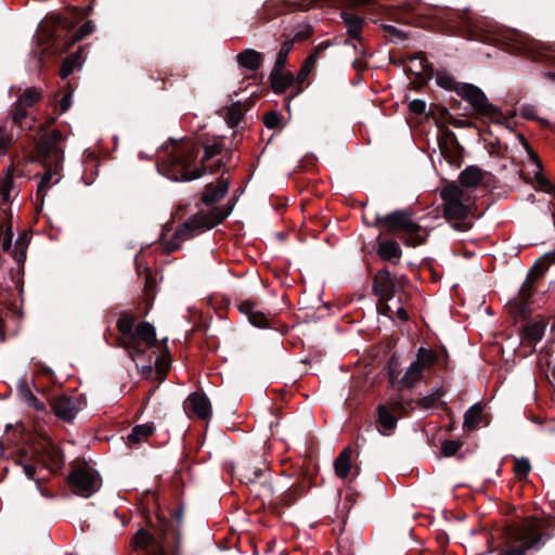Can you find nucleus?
<instances>
[{
    "instance_id": "31",
    "label": "nucleus",
    "mask_w": 555,
    "mask_h": 555,
    "mask_svg": "<svg viewBox=\"0 0 555 555\" xmlns=\"http://www.w3.org/2000/svg\"><path fill=\"white\" fill-rule=\"evenodd\" d=\"M294 81L291 74H284L282 70L273 68L271 73V85L275 93H283Z\"/></svg>"
},
{
    "instance_id": "64",
    "label": "nucleus",
    "mask_w": 555,
    "mask_h": 555,
    "mask_svg": "<svg viewBox=\"0 0 555 555\" xmlns=\"http://www.w3.org/2000/svg\"><path fill=\"white\" fill-rule=\"evenodd\" d=\"M545 258H551V262H555V249L550 253H546Z\"/></svg>"
},
{
    "instance_id": "36",
    "label": "nucleus",
    "mask_w": 555,
    "mask_h": 555,
    "mask_svg": "<svg viewBox=\"0 0 555 555\" xmlns=\"http://www.w3.org/2000/svg\"><path fill=\"white\" fill-rule=\"evenodd\" d=\"M154 431L153 424H141L137 425L132 428L131 433L128 436V441L130 443H139L150 437Z\"/></svg>"
},
{
    "instance_id": "53",
    "label": "nucleus",
    "mask_w": 555,
    "mask_h": 555,
    "mask_svg": "<svg viewBox=\"0 0 555 555\" xmlns=\"http://www.w3.org/2000/svg\"><path fill=\"white\" fill-rule=\"evenodd\" d=\"M521 116L525 119L533 120L537 118L535 108L532 105H525L521 108Z\"/></svg>"
},
{
    "instance_id": "11",
    "label": "nucleus",
    "mask_w": 555,
    "mask_h": 555,
    "mask_svg": "<svg viewBox=\"0 0 555 555\" xmlns=\"http://www.w3.org/2000/svg\"><path fill=\"white\" fill-rule=\"evenodd\" d=\"M437 361L436 353L426 348L417 350L416 359L409 365L404 375L400 379V384L405 388H413L422 380L424 374L431 370Z\"/></svg>"
},
{
    "instance_id": "9",
    "label": "nucleus",
    "mask_w": 555,
    "mask_h": 555,
    "mask_svg": "<svg viewBox=\"0 0 555 555\" xmlns=\"http://www.w3.org/2000/svg\"><path fill=\"white\" fill-rule=\"evenodd\" d=\"M230 214V210H217L211 212H198L179 225L173 238L165 243L167 251L171 253L180 247V242L192 237L195 233L209 230L221 223Z\"/></svg>"
},
{
    "instance_id": "35",
    "label": "nucleus",
    "mask_w": 555,
    "mask_h": 555,
    "mask_svg": "<svg viewBox=\"0 0 555 555\" xmlns=\"http://www.w3.org/2000/svg\"><path fill=\"white\" fill-rule=\"evenodd\" d=\"M94 30V24L92 22H87L82 26H80L75 33L67 35L65 39L64 51H67L73 44L82 40L88 35H90Z\"/></svg>"
},
{
    "instance_id": "45",
    "label": "nucleus",
    "mask_w": 555,
    "mask_h": 555,
    "mask_svg": "<svg viewBox=\"0 0 555 555\" xmlns=\"http://www.w3.org/2000/svg\"><path fill=\"white\" fill-rule=\"evenodd\" d=\"M274 3L266 2L260 11L257 13L258 25L269 22L273 17Z\"/></svg>"
},
{
    "instance_id": "56",
    "label": "nucleus",
    "mask_w": 555,
    "mask_h": 555,
    "mask_svg": "<svg viewBox=\"0 0 555 555\" xmlns=\"http://www.w3.org/2000/svg\"><path fill=\"white\" fill-rule=\"evenodd\" d=\"M395 318L399 319L400 321H408L409 314L408 311L402 307V305H398L396 307Z\"/></svg>"
},
{
    "instance_id": "60",
    "label": "nucleus",
    "mask_w": 555,
    "mask_h": 555,
    "mask_svg": "<svg viewBox=\"0 0 555 555\" xmlns=\"http://www.w3.org/2000/svg\"><path fill=\"white\" fill-rule=\"evenodd\" d=\"M69 106H70V94L67 93L60 101L61 112L62 113L66 112L69 108Z\"/></svg>"
},
{
    "instance_id": "13",
    "label": "nucleus",
    "mask_w": 555,
    "mask_h": 555,
    "mask_svg": "<svg viewBox=\"0 0 555 555\" xmlns=\"http://www.w3.org/2000/svg\"><path fill=\"white\" fill-rule=\"evenodd\" d=\"M62 142L63 135L61 131L52 130L42 138L39 144V151L42 156L49 159L50 167L52 164H54L55 167H60L63 160Z\"/></svg>"
},
{
    "instance_id": "21",
    "label": "nucleus",
    "mask_w": 555,
    "mask_h": 555,
    "mask_svg": "<svg viewBox=\"0 0 555 555\" xmlns=\"http://www.w3.org/2000/svg\"><path fill=\"white\" fill-rule=\"evenodd\" d=\"M229 190V182L224 179H219L216 184H208L203 192V203L206 206H211L224 197Z\"/></svg>"
},
{
    "instance_id": "10",
    "label": "nucleus",
    "mask_w": 555,
    "mask_h": 555,
    "mask_svg": "<svg viewBox=\"0 0 555 555\" xmlns=\"http://www.w3.org/2000/svg\"><path fill=\"white\" fill-rule=\"evenodd\" d=\"M132 338L133 340L130 339L125 346L132 360L139 359L147 349L156 347L158 344L167 348V337L158 340L155 327L149 322H140L134 327Z\"/></svg>"
},
{
    "instance_id": "54",
    "label": "nucleus",
    "mask_w": 555,
    "mask_h": 555,
    "mask_svg": "<svg viewBox=\"0 0 555 555\" xmlns=\"http://www.w3.org/2000/svg\"><path fill=\"white\" fill-rule=\"evenodd\" d=\"M28 403L29 405H31L34 409L38 410V411H43L44 410V403L39 401L33 393H28Z\"/></svg>"
},
{
    "instance_id": "59",
    "label": "nucleus",
    "mask_w": 555,
    "mask_h": 555,
    "mask_svg": "<svg viewBox=\"0 0 555 555\" xmlns=\"http://www.w3.org/2000/svg\"><path fill=\"white\" fill-rule=\"evenodd\" d=\"M13 234L11 230H8L4 234L3 241H2V248L4 250H8L11 247L12 244Z\"/></svg>"
},
{
    "instance_id": "58",
    "label": "nucleus",
    "mask_w": 555,
    "mask_h": 555,
    "mask_svg": "<svg viewBox=\"0 0 555 555\" xmlns=\"http://www.w3.org/2000/svg\"><path fill=\"white\" fill-rule=\"evenodd\" d=\"M48 447H49L48 456L50 457V460H51L53 463H55V464H56V463L59 462V460H60L59 451H57V449H56L53 444H51V443H49V446H48Z\"/></svg>"
},
{
    "instance_id": "25",
    "label": "nucleus",
    "mask_w": 555,
    "mask_h": 555,
    "mask_svg": "<svg viewBox=\"0 0 555 555\" xmlns=\"http://www.w3.org/2000/svg\"><path fill=\"white\" fill-rule=\"evenodd\" d=\"M240 311L244 313L249 322L258 327H266L269 325L268 317L257 309L256 305L250 301H244L240 305Z\"/></svg>"
},
{
    "instance_id": "19",
    "label": "nucleus",
    "mask_w": 555,
    "mask_h": 555,
    "mask_svg": "<svg viewBox=\"0 0 555 555\" xmlns=\"http://www.w3.org/2000/svg\"><path fill=\"white\" fill-rule=\"evenodd\" d=\"M184 410L201 420H208L211 416L209 399L201 392H193L188 397L184 402Z\"/></svg>"
},
{
    "instance_id": "16",
    "label": "nucleus",
    "mask_w": 555,
    "mask_h": 555,
    "mask_svg": "<svg viewBox=\"0 0 555 555\" xmlns=\"http://www.w3.org/2000/svg\"><path fill=\"white\" fill-rule=\"evenodd\" d=\"M399 287L398 281L387 269L379 270L376 273L373 283V291L379 298L378 301L392 300Z\"/></svg>"
},
{
    "instance_id": "62",
    "label": "nucleus",
    "mask_w": 555,
    "mask_h": 555,
    "mask_svg": "<svg viewBox=\"0 0 555 555\" xmlns=\"http://www.w3.org/2000/svg\"><path fill=\"white\" fill-rule=\"evenodd\" d=\"M317 61H318V59L315 57V55L310 54V55L307 57V60H306V62H305V64H304V65H305L306 67H309L310 69H313V67H314V65H315Z\"/></svg>"
},
{
    "instance_id": "17",
    "label": "nucleus",
    "mask_w": 555,
    "mask_h": 555,
    "mask_svg": "<svg viewBox=\"0 0 555 555\" xmlns=\"http://www.w3.org/2000/svg\"><path fill=\"white\" fill-rule=\"evenodd\" d=\"M444 395V390L442 388L433 389L428 395L420 398L415 401H410L408 403H403L401 401H393L390 403V409L396 413H406L409 410L414 409L415 405L421 409H430L433 408L440 398Z\"/></svg>"
},
{
    "instance_id": "63",
    "label": "nucleus",
    "mask_w": 555,
    "mask_h": 555,
    "mask_svg": "<svg viewBox=\"0 0 555 555\" xmlns=\"http://www.w3.org/2000/svg\"><path fill=\"white\" fill-rule=\"evenodd\" d=\"M311 72H312V69H310L309 67H306L305 65H302V67H301V69H300V73H299V76H301V77H306V76H308Z\"/></svg>"
},
{
    "instance_id": "42",
    "label": "nucleus",
    "mask_w": 555,
    "mask_h": 555,
    "mask_svg": "<svg viewBox=\"0 0 555 555\" xmlns=\"http://www.w3.org/2000/svg\"><path fill=\"white\" fill-rule=\"evenodd\" d=\"M398 305H401L400 298L398 300H393V299L392 300H380V301H378L377 310L379 311V313L393 320L396 307Z\"/></svg>"
},
{
    "instance_id": "32",
    "label": "nucleus",
    "mask_w": 555,
    "mask_h": 555,
    "mask_svg": "<svg viewBox=\"0 0 555 555\" xmlns=\"http://www.w3.org/2000/svg\"><path fill=\"white\" fill-rule=\"evenodd\" d=\"M377 415L378 423L382 427L380 433L388 435L396 427L397 418L385 405L377 408Z\"/></svg>"
},
{
    "instance_id": "20",
    "label": "nucleus",
    "mask_w": 555,
    "mask_h": 555,
    "mask_svg": "<svg viewBox=\"0 0 555 555\" xmlns=\"http://www.w3.org/2000/svg\"><path fill=\"white\" fill-rule=\"evenodd\" d=\"M545 323L543 321L528 323L520 330L521 345L530 348V352L534 350L537 343H539L545 331Z\"/></svg>"
},
{
    "instance_id": "3",
    "label": "nucleus",
    "mask_w": 555,
    "mask_h": 555,
    "mask_svg": "<svg viewBox=\"0 0 555 555\" xmlns=\"http://www.w3.org/2000/svg\"><path fill=\"white\" fill-rule=\"evenodd\" d=\"M514 511L513 506L498 501L488 505V515L503 517L488 524V554L504 546L498 555H525L527 550L540 544L542 534L537 528L520 525L513 517L507 518Z\"/></svg>"
},
{
    "instance_id": "38",
    "label": "nucleus",
    "mask_w": 555,
    "mask_h": 555,
    "mask_svg": "<svg viewBox=\"0 0 555 555\" xmlns=\"http://www.w3.org/2000/svg\"><path fill=\"white\" fill-rule=\"evenodd\" d=\"M293 46H294V43L292 40H287L282 43L273 68H275L276 70H283V68L286 64L288 54L291 53V51L293 49Z\"/></svg>"
},
{
    "instance_id": "14",
    "label": "nucleus",
    "mask_w": 555,
    "mask_h": 555,
    "mask_svg": "<svg viewBox=\"0 0 555 555\" xmlns=\"http://www.w3.org/2000/svg\"><path fill=\"white\" fill-rule=\"evenodd\" d=\"M42 99V92L36 87L26 88L23 93L17 98L10 114L13 124L21 125L27 117V108L34 106Z\"/></svg>"
},
{
    "instance_id": "12",
    "label": "nucleus",
    "mask_w": 555,
    "mask_h": 555,
    "mask_svg": "<svg viewBox=\"0 0 555 555\" xmlns=\"http://www.w3.org/2000/svg\"><path fill=\"white\" fill-rule=\"evenodd\" d=\"M69 485L74 493L89 498L101 488V478L96 470L89 466H78L69 475Z\"/></svg>"
},
{
    "instance_id": "52",
    "label": "nucleus",
    "mask_w": 555,
    "mask_h": 555,
    "mask_svg": "<svg viewBox=\"0 0 555 555\" xmlns=\"http://www.w3.org/2000/svg\"><path fill=\"white\" fill-rule=\"evenodd\" d=\"M409 108L414 114H423L426 109V103L423 100L416 99L410 103Z\"/></svg>"
},
{
    "instance_id": "28",
    "label": "nucleus",
    "mask_w": 555,
    "mask_h": 555,
    "mask_svg": "<svg viewBox=\"0 0 555 555\" xmlns=\"http://www.w3.org/2000/svg\"><path fill=\"white\" fill-rule=\"evenodd\" d=\"M264 464L261 467L254 466L249 461H242L237 463L236 473L241 477V479L246 482H254L258 477L261 476Z\"/></svg>"
},
{
    "instance_id": "61",
    "label": "nucleus",
    "mask_w": 555,
    "mask_h": 555,
    "mask_svg": "<svg viewBox=\"0 0 555 555\" xmlns=\"http://www.w3.org/2000/svg\"><path fill=\"white\" fill-rule=\"evenodd\" d=\"M23 469H24V473L25 475L28 477V478H33L35 473H36V468L34 465H30V464H26L23 466Z\"/></svg>"
},
{
    "instance_id": "26",
    "label": "nucleus",
    "mask_w": 555,
    "mask_h": 555,
    "mask_svg": "<svg viewBox=\"0 0 555 555\" xmlns=\"http://www.w3.org/2000/svg\"><path fill=\"white\" fill-rule=\"evenodd\" d=\"M353 450L351 447H346L338 457L335 460L334 468L335 474L339 478H347L351 472V459H352Z\"/></svg>"
},
{
    "instance_id": "40",
    "label": "nucleus",
    "mask_w": 555,
    "mask_h": 555,
    "mask_svg": "<svg viewBox=\"0 0 555 555\" xmlns=\"http://www.w3.org/2000/svg\"><path fill=\"white\" fill-rule=\"evenodd\" d=\"M170 364H171V361H170L169 354L167 353V349H166L164 352H162L157 357L156 362H155L156 371H157V374L159 375L160 380H164L165 375L167 374V372L170 369Z\"/></svg>"
},
{
    "instance_id": "23",
    "label": "nucleus",
    "mask_w": 555,
    "mask_h": 555,
    "mask_svg": "<svg viewBox=\"0 0 555 555\" xmlns=\"http://www.w3.org/2000/svg\"><path fill=\"white\" fill-rule=\"evenodd\" d=\"M482 179L483 171L480 168L475 166H468L460 173V186L463 188L464 190H469L473 192V190L479 185Z\"/></svg>"
},
{
    "instance_id": "7",
    "label": "nucleus",
    "mask_w": 555,
    "mask_h": 555,
    "mask_svg": "<svg viewBox=\"0 0 555 555\" xmlns=\"http://www.w3.org/2000/svg\"><path fill=\"white\" fill-rule=\"evenodd\" d=\"M442 199L443 217L453 224L454 228L463 230L455 221L462 220L472 215L475 210L476 197L472 191L464 190L454 182L448 183L440 191Z\"/></svg>"
},
{
    "instance_id": "18",
    "label": "nucleus",
    "mask_w": 555,
    "mask_h": 555,
    "mask_svg": "<svg viewBox=\"0 0 555 555\" xmlns=\"http://www.w3.org/2000/svg\"><path fill=\"white\" fill-rule=\"evenodd\" d=\"M521 141L524 143V146L529 155L530 160L532 162L534 166V188L538 191L545 192L547 194H554L555 193V185L554 183L548 180L543 173H542V163L538 156V154L532 150L529 142L521 137Z\"/></svg>"
},
{
    "instance_id": "57",
    "label": "nucleus",
    "mask_w": 555,
    "mask_h": 555,
    "mask_svg": "<svg viewBox=\"0 0 555 555\" xmlns=\"http://www.w3.org/2000/svg\"><path fill=\"white\" fill-rule=\"evenodd\" d=\"M331 47V42L330 41H322L320 42L313 50V52L311 53L312 55H315L317 59H319L320 54L325 51L326 49H328Z\"/></svg>"
},
{
    "instance_id": "6",
    "label": "nucleus",
    "mask_w": 555,
    "mask_h": 555,
    "mask_svg": "<svg viewBox=\"0 0 555 555\" xmlns=\"http://www.w3.org/2000/svg\"><path fill=\"white\" fill-rule=\"evenodd\" d=\"M553 263L554 262H551V258H545V255H543L528 271L526 280L521 284L517 296L507 304L509 313L516 320L526 321L531 317L530 305L531 297L534 293V285Z\"/></svg>"
},
{
    "instance_id": "24",
    "label": "nucleus",
    "mask_w": 555,
    "mask_h": 555,
    "mask_svg": "<svg viewBox=\"0 0 555 555\" xmlns=\"http://www.w3.org/2000/svg\"><path fill=\"white\" fill-rule=\"evenodd\" d=\"M237 64L251 72H256L262 62V53L254 49H245L236 56Z\"/></svg>"
},
{
    "instance_id": "1",
    "label": "nucleus",
    "mask_w": 555,
    "mask_h": 555,
    "mask_svg": "<svg viewBox=\"0 0 555 555\" xmlns=\"http://www.w3.org/2000/svg\"><path fill=\"white\" fill-rule=\"evenodd\" d=\"M516 116V111L509 108L503 112L500 107L488 102V125L495 124L507 133L512 134V119ZM507 145L499 135H494L488 128V155L494 160L488 166V193L493 196L501 197L511 189V184L516 181V177L520 176L526 182H531V178L527 177L517 165L508 160L505 156Z\"/></svg>"
},
{
    "instance_id": "27",
    "label": "nucleus",
    "mask_w": 555,
    "mask_h": 555,
    "mask_svg": "<svg viewBox=\"0 0 555 555\" xmlns=\"http://www.w3.org/2000/svg\"><path fill=\"white\" fill-rule=\"evenodd\" d=\"M483 414V405L480 402L475 403L464 414L463 430L469 433L475 430Z\"/></svg>"
},
{
    "instance_id": "15",
    "label": "nucleus",
    "mask_w": 555,
    "mask_h": 555,
    "mask_svg": "<svg viewBox=\"0 0 555 555\" xmlns=\"http://www.w3.org/2000/svg\"><path fill=\"white\" fill-rule=\"evenodd\" d=\"M50 404L53 413L64 422H72L83 405L79 398L67 396H56Z\"/></svg>"
},
{
    "instance_id": "37",
    "label": "nucleus",
    "mask_w": 555,
    "mask_h": 555,
    "mask_svg": "<svg viewBox=\"0 0 555 555\" xmlns=\"http://www.w3.org/2000/svg\"><path fill=\"white\" fill-rule=\"evenodd\" d=\"M57 169H59V167L54 166V172H53L52 169L49 168L42 176V178L39 182V185L37 188V193H36L37 198L40 199L41 202L43 201V198L47 194L48 188H50V185H52L59 181V179H55V181H52L53 177L57 175Z\"/></svg>"
},
{
    "instance_id": "39",
    "label": "nucleus",
    "mask_w": 555,
    "mask_h": 555,
    "mask_svg": "<svg viewBox=\"0 0 555 555\" xmlns=\"http://www.w3.org/2000/svg\"><path fill=\"white\" fill-rule=\"evenodd\" d=\"M531 472V464L528 459H515L514 462V473L516 477L520 480L526 479Z\"/></svg>"
},
{
    "instance_id": "49",
    "label": "nucleus",
    "mask_w": 555,
    "mask_h": 555,
    "mask_svg": "<svg viewBox=\"0 0 555 555\" xmlns=\"http://www.w3.org/2000/svg\"><path fill=\"white\" fill-rule=\"evenodd\" d=\"M436 81L440 87H442L444 89L451 90L454 87V80L450 76H448L447 74H443V73L437 74Z\"/></svg>"
},
{
    "instance_id": "2",
    "label": "nucleus",
    "mask_w": 555,
    "mask_h": 555,
    "mask_svg": "<svg viewBox=\"0 0 555 555\" xmlns=\"http://www.w3.org/2000/svg\"><path fill=\"white\" fill-rule=\"evenodd\" d=\"M223 142L220 139H214L212 142L204 145L203 167L190 170L191 165L199 153V145L192 140H170L159 150L157 169L158 171L173 181H191L203 176L205 171L210 173L220 168L218 163L215 168L207 163L223 150Z\"/></svg>"
},
{
    "instance_id": "44",
    "label": "nucleus",
    "mask_w": 555,
    "mask_h": 555,
    "mask_svg": "<svg viewBox=\"0 0 555 555\" xmlns=\"http://www.w3.org/2000/svg\"><path fill=\"white\" fill-rule=\"evenodd\" d=\"M227 121L230 126L234 127L236 126L240 120L242 119V108L238 103L232 104L227 109Z\"/></svg>"
},
{
    "instance_id": "4",
    "label": "nucleus",
    "mask_w": 555,
    "mask_h": 555,
    "mask_svg": "<svg viewBox=\"0 0 555 555\" xmlns=\"http://www.w3.org/2000/svg\"><path fill=\"white\" fill-rule=\"evenodd\" d=\"M487 27L488 46L492 44L509 54L522 56L532 62L546 63L555 66V50L551 47L516 29L505 27L489 17Z\"/></svg>"
},
{
    "instance_id": "34",
    "label": "nucleus",
    "mask_w": 555,
    "mask_h": 555,
    "mask_svg": "<svg viewBox=\"0 0 555 555\" xmlns=\"http://www.w3.org/2000/svg\"><path fill=\"white\" fill-rule=\"evenodd\" d=\"M409 69L416 76L428 77L431 75V68L424 55H416L410 59Z\"/></svg>"
},
{
    "instance_id": "33",
    "label": "nucleus",
    "mask_w": 555,
    "mask_h": 555,
    "mask_svg": "<svg viewBox=\"0 0 555 555\" xmlns=\"http://www.w3.org/2000/svg\"><path fill=\"white\" fill-rule=\"evenodd\" d=\"M377 253L384 260H391L393 258L401 257V248L399 244L392 240L380 242L378 244Z\"/></svg>"
},
{
    "instance_id": "51",
    "label": "nucleus",
    "mask_w": 555,
    "mask_h": 555,
    "mask_svg": "<svg viewBox=\"0 0 555 555\" xmlns=\"http://www.w3.org/2000/svg\"><path fill=\"white\" fill-rule=\"evenodd\" d=\"M12 143V137L0 127V153H4Z\"/></svg>"
},
{
    "instance_id": "48",
    "label": "nucleus",
    "mask_w": 555,
    "mask_h": 555,
    "mask_svg": "<svg viewBox=\"0 0 555 555\" xmlns=\"http://www.w3.org/2000/svg\"><path fill=\"white\" fill-rule=\"evenodd\" d=\"M263 122L267 128L274 129L280 124V115L276 112H269L263 117Z\"/></svg>"
},
{
    "instance_id": "5",
    "label": "nucleus",
    "mask_w": 555,
    "mask_h": 555,
    "mask_svg": "<svg viewBox=\"0 0 555 555\" xmlns=\"http://www.w3.org/2000/svg\"><path fill=\"white\" fill-rule=\"evenodd\" d=\"M183 512L172 513L170 520H159V529L154 533L146 529H139L131 539L130 554L145 551V555H179L181 545L180 527Z\"/></svg>"
},
{
    "instance_id": "8",
    "label": "nucleus",
    "mask_w": 555,
    "mask_h": 555,
    "mask_svg": "<svg viewBox=\"0 0 555 555\" xmlns=\"http://www.w3.org/2000/svg\"><path fill=\"white\" fill-rule=\"evenodd\" d=\"M375 223L388 232H402L401 240L411 247L422 245L428 235L427 231L413 220L408 210H396L377 217Z\"/></svg>"
},
{
    "instance_id": "22",
    "label": "nucleus",
    "mask_w": 555,
    "mask_h": 555,
    "mask_svg": "<svg viewBox=\"0 0 555 555\" xmlns=\"http://www.w3.org/2000/svg\"><path fill=\"white\" fill-rule=\"evenodd\" d=\"M457 93L476 109L482 111L486 107V98L482 91L477 87L464 83L457 89Z\"/></svg>"
},
{
    "instance_id": "30",
    "label": "nucleus",
    "mask_w": 555,
    "mask_h": 555,
    "mask_svg": "<svg viewBox=\"0 0 555 555\" xmlns=\"http://www.w3.org/2000/svg\"><path fill=\"white\" fill-rule=\"evenodd\" d=\"M133 326H134V317H132V315L122 317L117 321V328L121 335L119 338V345L121 347L125 348V346L127 345V343L130 339L133 340V338H132V335L134 333Z\"/></svg>"
},
{
    "instance_id": "47",
    "label": "nucleus",
    "mask_w": 555,
    "mask_h": 555,
    "mask_svg": "<svg viewBox=\"0 0 555 555\" xmlns=\"http://www.w3.org/2000/svg\"><path fill=\"white\" fill-rule=\"evenodd\" d=\"M27 244L24 238H18L15 242L13 256L17 262H23L26 258Z\"/></svg>"
},
{
    "instance_id": "43",
    "label": "nucleus",
    "mask_w": 555,
    "mask_h": 555,
    "mask_svg": "<svg viewBox=\"0 0 555 555\" xmlns=\"http://www.w3.org/2000/svg\"><path fill=\"white\" fill-rule=\"evenodd\" d=\"M79 61L78 54H72L67 56L62 64V67L60 69V76L65 79L67 78L75 69Z\"/></svg>"
},
{
    "instance_id": "29",
    "label": "nucleus",
    "mask_w": 555,
    "mask_h": 555,
    "mask_svg": "<svg viewBox=\"0 0 555 555\" xmlns=\"http://www.w3.org/2000/svg\"><path fill=\"white\" fill-rule=\"evenodd\" d=\"M341 18L346 24L349 37L352 39H358L362 31L364 18L350 12H343Z\"/></svg>"
},
{
    "instance_id": "41",
    "label": "nucleus",
    "mask_w": 555,
    "mask_h": 555,
    "mask_svg": "<svg viewBox=\"0 0 555 555\" xmlns=\"http://www.w3.org/2000/svg\"><path fill=\"white\" fill-rule=\"evenodd\" d=\"M14 186L13 175L10 170L7 171L5 176L2 178L0 184V194L2 196V202L7 203L10 199L11 191Z\"/></svg>"
},
{
    "instance_id": "46",
    "label": "nucleus",
    "mask_w": 555,
    "mask_h": 555,
    "mask_svg": "<svg viewBox=\"0 0 555 555\" xmlns=\"http://www.w3.org/2000/svg\"><path fill=\"white\" fill-rule=\"evenodd\" d=\"M462 447L459 440H446L441 444V451L444 456L454 455Z\"/></svg>"
},
{
    "instance_id": "50",
    "label": "nucleus",
    "mask_w": 555,
    "mask_h": 555,
    "mask_svg": "<svg viewBox=\"0 0 555 555\" xmlns=\"http://www.w3.org/2000/svg\"><path fill=\"white\" fill-rule=\"evenodd\" d=\"M384 30L386 31L388 38L391 40L404 39L403 33L400 29H398L396 26L385 25Z\"/></svg>"
},
{
    "instance_id": "55",
    "label": "nucleus",
    "mask_w": 555,
    "mask_h": 555,
    "mask_svg": "<svg viewBox=\"0 0 555 555\" xmlns=\"http://www.w3.org/2000/svg\"><path fill=\"white\" fill-rule=\"evenodd\" d=\"M350 8L363 7L374 3L376 0H344Z\"/></svg>"
}]
</instances>
